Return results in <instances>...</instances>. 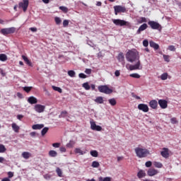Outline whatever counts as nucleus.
<instances>
[{
    "mask_svg": "<svg viewBox=\"0 0 181 181\" xmlns=\"http://www.w3.org/2000/svg\"><path fill=\"white\" fill-rule=\"evenodd\" d=\"M139 57V52L136 49H131L127 52L126 59L127 62L130 63L136 62L134 65H129V70H142V65L141 64Z\"/></svg>",
    "mask_w": 181,
    "mask_h": 181,
    "instance_id": "nucleus-1",
    "label": "nucleus"
},
{
    "mask_svg": "<svg viewBox=\"0 0 181 181\" xmlns=\"http://www.w3.org/2000/svg\"><path fill=\"white\" fill-rule=\"evenodd\" d=\"M135 153L137 158L142 159V158H146L150 154L149 151L146 148H142L141 147H136L134 149Z\"/></svg>",
    "mask_w": 181,
    "mask_h": 181,
    "instance_id": "nucleus-2",
    "label": "nucleus"
},
{
    "mask_svg": "<svg viewBox=\"0 0 181 181\" xmlns=\"http://www.w3.org/2000/svg\"><path fill=\"white\" fill-rule=\"evenodd\" d=\"M98 88L100 93H103V94H112V89L109 88L107 85L99 86Z\"/></svg>",
    "mask_w": 181,
    "mask_h": 181,
    "instance_id": "nucleus-3",
    "label": "nucleus"
},
{
    "mask_svg": "<svg viewBox=\"0 0 181 181\" xmlns=\"http://www.w3.org/2000/svg\"><path fill=\"white\" fill-rule=\"evenodd\" d=\"M112 22L116 26H131V23L121 19H113Z\"/></svg>",
    "mask_w": 181,
    "mask_h": 181,
    "instance_id": "nucleus-4",
    "label": "nucleus"
},
{
    "mask_svg": "<svg viewBox=\"0 0 181 181\" xmlns=\"http://www.w3.org/2000/svg\"><path fill=\"white\" fill-rule=\"evenodd\" d=\"M148 25H149L150 28L154 30H162V25L156 21H148Z\"/></svg>",
    "mask_w": 181,
    "mask_h": 181,
    "instance_id": "nucleus-5",
    "label": "nucleus"
},
{
    "mask_svg": "<svg viewBox=\"0 0 181 181\" xmlns=\"http://www.w3.org/2000/svg\"><path fill=\"white\" fill-rule=\"evenodd\" d=\"M16 28L15 27L8 28H2L0 31L1 35L6 36V35H11L12 33H15Z\"/></svg>",
    "mask_w": 181,
    "mask_h": 181,
    "instance_id": "nucleus-6",
    "label": "nucleus"
},
{
    "mask_svg": "<svg viewBox=\"0 0 181 181\" xmlns=\"http://www.w3.org/2000/svg\"><path fill=\"white\" fill-rule=\"evenodd\" d=\"M115 9V14L118 15V13H125L127 12V8L125 6H115L114 7Z\"/></svg>",
    "mask_w": 181,
    "mask_h": 181,
    "instance_id": "nucleus-7",
    "label": "nucleus"
},
{
    "mask_svg": "<svg viewBox=\"0 0 181 181\" xmlns=\"http://www.w3.org/2000/svg\"><path fill=\"white\" fill-rule=\"evenodd\" d=\"M28 6H29V0H23V2L18 4V8H22L23 12L28 11Z\"/></svg>",
    "mask_w": 181,
    "mask_h": 181,
    "instance_id": "nucleus-8",
    "label": "nucleus"
},
{
    "mask_svg": "<svg viewBox=\"0 0 181 181\" xmlns=\"http://www.w3.org/2000/svg\"><path fill=\"white\" fill-rule=\"evenodd\" d=\"M90 128L91 129H93V131H102L103 130V127H101V126H98L95 124V122L91 120L90 122Z\"/></svg>",
    "mask_w": 181,
    "mask_h": 181,
    "instance_id": "nucleus-9",
    "label": "nucleus"
},
{
    "mask_svg": "<svg viewBox=\"0 0 181 181\" xmlns=\"http://www.w3.org/2000/svg\"><path fill=\"white\" fill-rule=\"evenodd\" d=\"M137 108L140 111H143V112H148L149 111V107H148V105L144 103L139 104Z\"/></svg>",
    "mask_w": 181,
    "mask_h": 181,
    "instance_id": "nucleus-10",
    "label": "nucleus"
},
{
    "mask_svg": "<svg viewBox=\"0 0 181 181\" xmlns=\"http://www.w3.org/2000/svg\"><path fill=\"white\" fill-rule=\"evenodd\" d=\"M46 108V106L45 105H35L34 107V110L35 111H36V112H43L45 111V109Z\"/></svg>",
    "mask_w": 181,
    "mask_h": 181,
    "instance_id": "nucleus-11",
    "label": "nucleus"
},
{
    "mask_svg": "<svg viewBox=\"0 0 181 181\" xmlns=\"http://www.w3.org/2000/svg\"><path fill=\"white\" fill-rule=\"evenodd\" d=\"M160 155L163 158L168 159V158H169V148H163V151L160 152Z\"/></svg>",
    "mask_w": 181,
    "mask_h": 181,
    "instance_id": "nucleus-12",
    "label": "nucleus"
},
{
    "mask_svg": "<svg viewBox=\"0 0 181 181\" xmlns=\"http://www.w3.org/2000/svg\"><path fill=\"white\" fill-rule=\"evenodd\" d=\"M158 105H160V108H162L163 110L168 108V101L165 100H162V99L159 100Z\"/></svg>",
    "mask_w": 181,
    "mask_h": 181,
    "instance_id": "nucleus-13",
    "label": "nucleus"
},
{
    "mask_svg": "<svg viewBox=\"0 0 181 181\" xmlns=\"http://www.w3.org/2000/svg\"><path fill=\"white\" fill-rule=\"evenodd\" d=\"M158 173H159V171H158L155 168H150L147 171V175L148 176H155V175H158Z\"/></svg>",
    "mask_w": 181,
    "mask_h": 181,
    "instance_id": "nucleus-14",
    "label": "nucleus"
},
{
    "mask_svg": "<svg viewBox=\"0 0 181 181\" xmlns=\"http://www.w3.org/2000/svg\"><path fill=\"white\" fill-rule=\"evenodd\" d=\"M146 29H148V24H142L136 31L137 35H140L141 32H144V30H146Z\"/></svg>",
    "mask_w": 181,
    "mask_h": 181,
    "instance_id": "nucleus-15",
    "label": "nucleus"
},
{
    "mask_svg": "<svg viewBox=\"0 0 181 181\" xmlns=\"http://www.w3.org/2000/svg\"><path fill=\"white\" fill-rule=\"evenodd\" d=\"M149 106L153 110H156V108H158V101H156V100H151L149 102Z\"/></svg>",
    "mask_w": 181,
    "mask_h": 181,
    "instance_id": "nucleus-16",
    "label": "nucleus"
},
{
    "mask_svg": "<svg viewBox=\"0 0 181 181\" xmlns=\"http://www.w3.org/2000/svg\"><path fill=\"white\" fill-rule=\"evenodd\" d=\"M125 59V58H124V54L119 53V54H118L117 59L119 60V62L120 63H122V64H123V66H124V64H125V59Z\"/></svg>",
    "mask_w": 181,
    "mask_h": 181,
    "instance_id": "nucleus-17",
    "label": "nucleus"
},
{
    "mask_svg": "<svg viewBox=\"0 0 181 181\" xmlns=\"http://www.w3.org/2000/svg\"><path fill=\"white\" fill-rule=\"evenodd\" d=\"M28 102L30 104H37V99L33 96H31L30 98H28Z\"/></svg>",
    "mask_w": 181,
    "mask_h": 181,
    "instance_id": "nucleus-18",
    "label": "nucleus"
},
{
    "mask_svg": "<svg viewBox=\"0 0 181 181\" xmlns=\"http://www.w3.org/2000/svg\"><path fill=\"white\" fill-rule=\"evenodd\" d=\"M149 45L151 46V47H153V49L154 50H158V49H159V45L156 44L155 42L153 41H150L149 42Z\"/></svg>",
    "mask_w": 181,
    "mask_h": 181,
    "instance_id": "nucleus-19",
    "label": "nucleus"
},
{
    "mask_svg": "<svg viewBox=\"0 0 181 181\" xmlns=\"http://www.w3.org/2000/svg\"><path fill=\"white\" fill-rule=\"evenodd\" d=\"M95 103L97 104H103L104 103V98L103 96H98L94 100Z\"/></svg>",
    "mask_w": 181,
    "mask_h": 181,
    "instance_id": "nucleus-20",
    "label": "nucleus"
},
{
    "mask_svg": "<svg viewBox=\"0 0 181 181\" xmlns=\"http://www.w3.org/2000/svg\"><path fill=\"white\" fill-rule=\"evenodd\" d=\"M21 156L24 159H29V158H30V156H32V154L28 151H24L22 153Z\"/></svg>",
    "mask_w": 181,
    "mask_h": 181,
    "instance_id": "nucleus-21",
    "label": "nucleus"
},
{
    "mask_svg": "<svg viewBox=\"0 0 181 181\" xmlns=\"http://www.w3.org/2000/svg\"><path fill=\"white\" fill-rule=\"evenodd\" d=\"M48 155L50 158H56V156H57V151L54 150H50L48 153Z\"/></svg>",
    "mask_w": 181,
    "mask_h": 181,
    "instance_id": "nucleus-22",
    "label": "nucleus"
},
{
    "mask_svg": "<svg viewBox=\"0 0 181 181\" xmlns=\"http://www.w3.org/2000/svg\"><path fill=\"white\" fill-rule=\"evenodd\" d=\"M45 124H37L32 126V128L33 129H42V128H44Z\"/></svg>",
    "mask_w": 181,
    "mask_h": 181,
    "instance_id": "nucleus-23",
    "label": "nucleus"
},
{
    "mask_svg": "<svg viewBox=\"0 0 181 181\" xmlns=\"http://www.w3.org/2000/svg\"><path fill=\"white\" fill-rule=\"evenodd\" d=\"M146 175V174L145 173V171H144L142 170H139V173H137V176H138V177H139V179L144 177V176Z\"/></svg>",
    "mask_w": 181,
    "mask_h": 181,
    "instance_id": "nucleus-24",
    "label": "nucleus"
},
{
    "mask_svg": "<svg viewBox=\"0 0 181 181\" xmlns=\"http://www.w3.org/2000/svg\"><path fill=\"white\" fill-rule=\"evenodd\" d=\"M153 165H154L155 168H158V169H160L161 168L163 167V165L161 163L158 162V161L153 162Z\"/></svg>",
    "mask_w": 181,
    "mask_h": 181,
    "instance_id": "nucleus-25",
    "label": "nucleus"
},
{
    "mask_svg": "<svg viewBox=\"0 0 181 181\" xmlns=\"http://www.w3.org/2000/svg\"><path fill=\"white\" fill-rule=\"evenodd\" d=\"M56 173L58 175L59 177H63V171H62V169H60V168H57Z\"/></svg>",
    "mask_w": 181,
    "mask_h": 181,
    "instance_id": "nucleus-26",
    "label": "nucleus"
},
{
    "mask_svg": "<svg viewBox=\"0 0 181 181\" xmlns=\"http://www.w3.org/2000/svg\"><path fill=\"white\" fill-rule=\"evenodd\" d=\"M108 101L109 104H110V105H112V107H114V105H117V100H115V98L109 99Z\"/></svg>",
    "mask_w": 181,
    "mask_h": 181,
    "instance_id": "nucleus-27",
    "label": "nucleus"
},
{
    "mask_svg": "<svg viewBox=\"0 0 181 181\" xmlns=\"http://www.w3.org/2000/svg\"><path fill=\"white\" fill-rule=\"evenodd\" d=\"M11 127L14 132H19V126L16 125V123H13Z\"/></svg>",
    "mask_w": 181,
    "mask_h": 181,
    "instance_id": "nucleus-28",
    "label": "nucleus"
},
{
    "mask_svg": "<svg viewBox=\"0 0 181 181\" xmlns=\"http://www.w3.org/2000/svg\"><path fill=\"white\" fill-rule=\"evenodd\" d=\"M90 154L93 158H97L98 156V151H97L95 150H92V151H90Z\"/></svg>",
    "mask_w": 181,
    "mask_h": 181,
    "instance_id": "nucleus-29",
    "label": "nucleus"
},
{
    "mask_svg": "<svg viewBox=\"0 0 181 181\" xmlns=\"http://www.w3.org/2000/svg\"><path fill=\"white\" fill-rule=\"evenodd\" d=\"M0 60L1 62H6V60H8V57H6V54H0Z\"/></svg>",
    "mask_w": 181,
    "mask_h": 181,
    "instance_id": "nucleus-30",
    "label": "nucleus"
},
{
    "mask_svg": "<svg viewBox=\"0 0 181 181\" xmlns=\"http://www.w3.org/2000/svg\"><path fill=\"white\" fill-rule=\"evenodd\" d=\"M48 131H49V127H44L41 131L42 136H45V135L47 134Z\"/></svg>",
    "mask_w": 181,
    "mask_h": 181,
    "instance_id": "nucleus-31",
    "label": "nucleus"
},
{
    "mask_svg": "<svg viewBox=\"0 0 181 181\" xmlns=\"http://www.w3.org/2000/svg\"><path fill=\"white\" fill-rule=\"evenodd\" d=\"M76 142H74V141L71 140L68 144H66V148H73Z\"/></svg>",
    "mask_w": 181,
    "mask_h": 181,
    "instance_id": "nucleus-32",
    "label": "nucleus"
},
{
    "mask_svg": "<svg viewBox=\"0 0 181 181\" xmlns=\"http://www.w3.org/2000/svg\"><path fill=\"white\" fill-rule=\"evenodd\" d=\"M68 76L69 77H76V71L73 70L68 71Z\"/></svg>",
    "mask_w": 181,
    "mask_h": 181,
    "instance_id": "nucleus-33",
    "label": "nucleus"
},
{
    "mask_svg": "<svg viewBox=\"0 0 181 181\" xmlns=\"http://www.w3.org/2000/svg\"><path fill=\"white\" fill-rule=\"evenodd\" d=\"M82 87H83V88H85V90H88L91 88V87L90 86V85H88V83H87V82L83 83Z\"/></svg>",
    "mask_w": 181,
    "mask_h": 181,
    "instance_id": "nucleus-34",
    "label": "nucleus"
},
{
    "mask_svg": "<svg viewBox=\"0 0 181 181\" xmlns=\"http://www.w3.org/2000/svg\"><path fill=\"white\" fill-rule=\"evenodd\" d=\"M163 57L165 62H167V63H169V62H170V56L166 55V54H163Z\"/></svg>",
    "mask_w": 181,
    "mask_h": 181,
    "instance_id": "nucleus-35",
    "label": "nucleus"
},
{
    "mask_svg": "<svg viewBox=\"0 0 181 181\" xmlns=\"http://www.w3.org/2000/svg\"><path fill=\"white\" fill-rule=\"evenodd\" d=\"M91 166L92 168H100V163L98 161H93L92 162Z\"/></svg>",
    "mask_w": 181,
    "mask_h": 181,
    "instance_id": "nucleus-36",
    "label": "nucleus"
},
{
    "mask_svg": "<svg viewBox=\"0 0 181 181\" xmlns=\"http://www.w3.org/2000/svg\"><path fill=\"white\" fill-rule=\"evenodd\" d=\"M22 57L23 60H24V62H25V63L28 64V66H30L31 63L30 61H29V59H28V57H26L25 55H23Z\"/></svg>",
    "mask_w": 181,
    "mask_h": 181,
    "instance_id": "nucleus-37",
    "label": "nucleus"
},
{
    "mask_svg": "<svg viewBox=\"0 0 181 181\" xmlns=\"http://www.w3.org/2000/svg\"><path fill=\"white\" fill-rule=\"evenodd\" d=\"M60 11H62V12H64V13H67L69 12V8L66 6H59Z\"/></svg>",
    "mask_w": 181,
    "mask_h": 181,
    "instance_id": "nucleus-38",
    "label": "nucleus"
},
{
    "mask_svg": "<svg viewBox=\"0 0 181 181\" xmlns=\"http://www.w3.org/2000/svg\"><path fill=\"white\" fill-rule=\"evenodd\" d=\"M75 153H79V155H84V153H86V152L83 151L81 148H76Z\"/></svg>",
    "mask_w": 181,
    "mask_h": 181,
    "instance_id": "nucleus-39",
    "label": "nucleus"
},
{
    "mask_svg": "<svg viewBox=\"0 0 181 181\" xmlns=\"http://www.w3.org/2000/svg\"><path fill=\"white\" fill-rule=\"evenodd\" d=\"M130 77H132L133 78H141V75L139 74H132L129 75Z\"/></svg>",
    "mask_w": 181,
    "mask_h": 181,
    "instance_id": "nucleus-40",
    "label": "nucleus"
},
{
    "mask_svg": "<svg viewBox=\"0 0 181 181\" xmlns=\"http://www.w3.org/2000/svg\"><path fill=\"white\" fill-rule=\"evenodd\" d=\"M65 117H67V111H62L59 115V118H65Z\"/></svg>",
    "mask_w": 181,
    "mask_h": 181,
    "instance_id": "nucleus-41",
    "label": "nucleus"
},
{
    "mask_svg": "<svg viewBox=\"0 0 181 181\" xmlns=\"http://www.w3.org/2000/svg\"><path fill=\"white\" fill-rule=\"evenodd\" d=\"M160 78H161L163 81L168 80V73H164V74H161Z\"/></svg>",
    "mask_w": 181,
    "mask_h": 181,
    "instance_id": "nucleus-42",
    "label": "nucleus"
},
{
    "mask_svg": "<svg viewBox=\"0 0 181 181\" xmlns=\"http://www.w3.org/2000/svg\"><path fill=\"white\" fill-rule=\"evenodd\" d=\"M54 21L56 23V25H60V23H62V19L59 17H55Z\"/></svg>",
    "mask_w": 181,
    "mask_h": 181,
    "instance_id": "nucleus-43",
    "label": "nucleus"
},
{
    "mask_svg": "<svg viewBox=\"0 0 181 181\" xmlns=\"http://www.w3.org/2000/svg\"><path fill=\"white\" fill-rule=\"evenodd\" d=\"M6 151V148H5V146L0 144V153H4Z\"/></svg>",
    "mask_w": 181,
    "mask_h": 181,
    "instance_id": "nucleus-44",
    "label": "nucleus"
},
{
    "mask_svg": "<svg viewBox=\"0 0 181 181\" xmlns=\"http://www.w3.org/2000/svg\"><path fill=\"white\" fill-rule=\"evenodd\" d=\"M146 18L145 17H141L139 19V23H146Z\"/></svg>",
    "mask_w": 181,
    "mask_h": 181,
    "instance_id": "nucleus-45",
    "label": "nucleus"
},
{
    "mask_svg": "<svg viewBox=\"0 0 181 181\" xmlns=\"http://www.w3.org/2000/svg\"><path fill=\"white\" fill-rule=\"evenodd\" d=\"M52 88L54 91H58V93H62V88L57 86H52Z\"/></svg>",
    "mask_w": 181,
    "mask_h": 181,
    "instance_id": "nucleus-46",
    "label": "nucleus"
},
{
    "mask_svg": "<svg viewBox=\"0 0 181 181\" xmlns=\"http://www.w3.org/2000/svg\"><path fill=\"white\" fill-rule=\"evenodd\" d=\"M69 22L70 21L69 20H64V21H63L64 28H67V26H69Z\"/></svg>",
    "mask_w": 181,
    "mask_h": 181,
    "instance_id": "nucleus-47",
    "label": "nucleus"
},
{
    "mask_svg": "<svg viewBox=\"0 0 181 181\" xmlns=\"http://www.w3.org/2000/svg\"><path fill=\"white\" fill-rule=\"evenodd\" d=\"M168 50H170V52H175L176 47H175L174 45H170L168 46Z\"/></svg>",
    "mask_w": 181,
    "mask_h": 181,
    "instance_id": "nucleus-48",
    "label": "nucleus"
},
{
    "mask_svg": "<svg viewBox=\"0 0 181 181\" xmlns=\"http://www.w3.org/2000/svg\"><path fill=\"white\" fill-rule=\"evenodd\" d=\"M143 46H144V47H148V46H149V42L148 40H144L143 41Z\"/></svg>",
    "mask_w": 181,
    "mask_h": 181,
    "instance_id": "nucleus-49",
    "label": "nucleus"
},
{
    "mask_svg": "<svg viewBox=\"0 0 181 181\" xmlns=\"http://www.w3.org/2000/svg\"><path fill=\"white\" fill-rule=\"evenodd\" d=\"M170 122L171 124H177V119H176V117H173L170 119Z\"/></svg>",
    "mask_w": 181,
    "mask_h": 181,
    "instance_id": "nucleus-50",
    "label": "nucleus"
},
{
    "mask_svg": "<svg viewBox=\"0 0 181 181\" xmlns=\"http://www.w3.org/2000/svg\"><path fill=\"white\" fill-rule=\"evenodd\" d=\"M80 78H87V75L84 74L83 73H81L78 74Z\"/></svg>",
    "mask_w": 181,
    "mask_h": 181,
    "instance_id": "nucleus-51",
    "label": "nucleus"
},
{
    "mask_svg": "<svg viewBox=\"0 0 181 181\" xmlns=\"http://www.w3.org/2000/svg\"><path fill=\"white\" fill-rule=\"evenodd\" d=\"M23 90L26 93H29V91H30V90H32V87L25 86V87L23 88Z\"/></svg>",
    "mask_w": 181,
    "mask_h": 181,
    "instance_id": "nucleus-52",
    "label": "nucleus"
},
{
    "mask_svg": "<svg viewBox=\"0 0 181 181\" xmlns=\"http://www.w3.org/2000/svg\"><path fill=\"white\" fill-rule=\"evenodd\" d=\"M146 168H151L152 166V162L151 161H147L145 163Z\"/></svg>",
    "mask_w": 181,
    "mask_h": 181,
    "instance_id": "nucleus-53",
    "label": "nucleus"
},
{
    "mask_svg": "<svg viewBox=\"0 0 181 181\" xmlns=\"http://www.w3.org/2000/svg\"><path fill=\"white\" fill-rule=\"evenodd\" d=\"M54 148H60V143H54L52 144Z\"/></svg>",
    "mask_w": 181,
    "mask_h": 181,
    "instance_id": "nucleus-54",
    "label": "nucleus"
},
{
    "mask_svg": "<svg viewBox=\"0 0 181 181\" xmlns=\"http://www.w3.org/2000/svg\"><path fill=\"white\" fill-rule=\"evenodd\" d=\"M30 136H32L33 138H35V136H36L37 135V133H36V132H33L30 133Z\"/></svg>",
    "mask_w": 181,
    "mask_h": 181,
    "instance_id": "nucleus-55",
    "label": "nucleus"
},
{
    "mask_svg": "<svg viewBox=\"0 0 181 181\" xmlns=\"http://www.w3.org/2000/svg\"><path fill=\"white\" fill-rule=\"evenodd\" d=\"M8 179H11L12 177H13V172H8Z\"/></svg>",
    "mask_w": 181,
    "mask_h": 181,
    "instance_id": "nucleus-56",
    "label": "nucleus"
},
{
    "mask_svg": "<svg viewBox=\"0 0 181 181\" xmlns=\"http://www.w3.org/2000/svg\"><path fill=\"white\" fill-rule=\"evenodd\" d=\"M120 74L121 73L119 72V70L115 71V76H116V77H119Z\"/></svg>",
    "mask_w": 181,
    "mask_h": 181,
    "instance_id": "nucleus-57",
    "label": "nucleus"
},
{
    "mask_svg": "<svg viewBox=\"0 0 181 181\" xmlns=\"http://www.w3.org/2000/svg\"><path fill=\"white\" fill-rule=\"evenodd\" d=\"M85 73H86V74H90L91 73V69H86L85 70Z\"/></svg>",
    "mask_w": 181,
    "mask_h": 181,
    "instance_id": "nucleus-58",
    "label": "nucleus"
},
{
    "mask_svg": "<svg viewBox=\"0 0 181 181\" xmlns=\"http://www.w3.org/2000/svg\"><path fill=\"white\" fill-rule=\"evenodd\" d=\"M103 181H111V177H106L103 179Z\"/></svg>",
    "mask_w": 181,
    "mask_h": 181,
    "instance_id": "nucleus-59",
    "label": "nucleus"
},
{
    "mask_svg": "<svg viewBox=\"0 0 181 181\" xmlns=\"http://www.w3.org/2000/svg\"><path fill=\"white\" fill-rule=\"evenodd\" d=\"M30 30H31V32H37V28H30Z\"/></svg>",
    "mask_w": 181,
    "mask_h": 181,
    "instance_id": "nucleus-60",
    "label": "nucleus"
},
{
    "mask_svg": "<svg viewBox=\"0 0 181 181\" xmlns=\"http://www.w3.org/2000/svg\"><path fill=\"white\" fill-rule=\"evenodd\" d=\"M60 152H66V148L64 147H60L59 148Z\"/></svg>",
    "mask_w": 181,
    "mask_h": 181,
    "instance_id": "nucleus-61",
    "label": "nucleus"
},
{
    "mask_svg": "<svg viewBox=\"0 0 181 181\" xmlns=\"http://www.w3.org/2000/svg\"><path fill=\"white\" fill-rule=\"evenodd\" d=\"M17 118L21 121V119H22V118H23V115H18Z\"/></svg>",
    "mask_w": 181,
    "mask_h": 181,
    "instance_id": "nucleus-62",
    "label": "nucleus"
},
{
    "mask_svg": "<svg viewBox=\"0 0 181 181\" xmlns=\"http://www.w3.org/2000/svg\"><path fill=\"white\" fill-rule=\"evenodd\" d=\"M1 181H11V179L8 178V177H4L1 180Z\"/></svg>",
    "mask_w": 181,
    "mask_h": 181,
    "instance_id": "nucleus-63",
    "label": "nucleus"
},
{
    "mask_svg": "<svg viewBox=\"0 0 181 181\" xmlns=\"http://www.w3.org/2000/svg\"><path fill=\"white\" fill-rule=\"evenodd\" d=\"M90 88H92L93 90H95V85L92 84V85L90 86Z\"/></svg>",
    "mask_w": 181,
    "mask_h": 181,
    "instance_id": "nucleus-64",
    "label": "nucleus"
}]
</instances>
